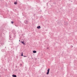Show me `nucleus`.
Returning <instances> with one entry per match:
<instances>
[{
  "instance_id": "obj_1",
  "label": "nucleus",
  "mask_w": 77,
  "mask_h": 77,
  "mask_svg": "<svg viewBox=\"0 0 77 77\" xmlns=\"http://www.w3.org/2000/svg\"><path fill=\"white\" fill-rule=\"evenodd\" d=\"M47 72L46 74L47 75H48V74H49V72H50V69H48V70H47Z\"/></svg>"
},
{
  "instance_id": "obj_2",
  "label": "nucleus",
  "mask_w": 77,
  "mask_h": 77,
  "mask_svg": "<svg viewBox=\"0 0 77 77\" xmlns=\"http://www.w3.org/2000/svg\"><path fill=\"white\" fill-rule=\"evenodd\" d=\"M21 42L23 45H25V43L24 42Z\"/></svg>"
},
{
  "instance_id": "obj_3",
  "label": "nucleus",
  "mask_w": 77,
  "mask_h": 77,
  "mask_svg": "<svg viewBox=\"0 0 77 77\" xmlns=\"http://www.w3.org/2000/svg\"><path fill=\"white\" fill-rule=\"evenodd\" d=\"M12 76L13 77H17V75H12Z\"/></svg>"
},
{
  "instance_id": "obj_4",
  "label": "nucleus",
  "mask_w": 77,
  "mask_h": 77,
  "mask_svg": "<svg viewBox=\"0 0 77 77\" xmlns=\"http://www.w3.org/2000/svg\"><path fill=\"white\" fill-rule=\"evenodd\" d=\"M37 29H41V26H38L37 27Z\"/></svg>"
},
{
  "instance_id": "obj_5",
  "label": "nucleus",
  "mask_w": 77,
  "mask_h": 77,
  "mask_svg": "<svg viewBox=\"0 0 77 77\" xmlns=\"http://www.w3.org/2000/svg\"><path fill=\"white\" fill-rule=\"evenodd\" d=\"M33 53H36V51H33Z\"/></svg>"
},
{
  "instance_id": "obj_6",
  "label": "nucleus",
  "mask_w": 77,
  "mask_h": 77,
  "mask_svg": "<svg viewBox=\"0 0 77 77\" xmlns=\"http://www.w3.org/2000/svg\"><path fill=\"white\" fill-rule=\"evenodd\" d=\"M14 4H15V5H17V2H15L14 3Z\"/></svg>"
},
{
  "instance_id": "obj_7",
  "label": "nucleus",
  "mask_w": 77,
  "mask_h": 77,
  "mask_svg": "<svg viewBox=\"0 0 77 77\" xmlns=\"http://www.w3.org/2000/svg\"><path fill=\"white\" fill-rule=\"evenodd\" d=\"M21 56H23V53H22V55H21Z\"/></svg>"
},
{
  "instance_id": "obj_8",
  "label": "nucleus",
  "mask_w": 77,
  "mask_h": 77,
  "mask_svg": "<svg viewBox=\"0 0 77 77\" xmlns=\"http://www.w3.org/2000/svg\"><path fill=\"white\" fill-rule=\"evenodd\" d=\"M11 23L12 24H13V23H14V22H13V21H11Z\"/></svg>"
},
{
  "instance_id": "obj_9",
  "label": "nucleus",
  "mask_w": 77,
  "mask_h": 77,
  "mask_svg": "<svg viewBox=\"0 0 77 77\" xmlns=\"http://www.w3.org/2000/svg\"><path fill=\"white\" fill-rule=\"evenodd\" d=\"M19 42H20V40H19Z\"/></svg>"
},
{
  "instance_id": "obj_10",
  "label": "nucleus",
  "mask_w": 77,
  "mask_h": 77,
  "mask_svg": "<svg viewBox=\"0 0 77 77\" xmlns=\"http://www.w3.org/2000/svg\"><path fill=\"white\" fill-rule=\"evenodd\" d=\"M24 57H26V56H24Z\"/></svg>"
}]
</instances>
